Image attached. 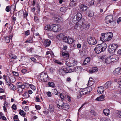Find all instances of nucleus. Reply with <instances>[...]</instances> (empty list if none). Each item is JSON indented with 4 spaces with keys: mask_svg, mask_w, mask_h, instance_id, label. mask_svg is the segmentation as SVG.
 Listing matches in <instances>:
<instances>
[{
    "mask_svg": "<svg viewBox=\"0 0 121 121\" xmlns=\"http://www.w3.org/2000/svg\"><path fill=\"white\" fill-rule=\"evenodd\" d=\"M106 48V44L104 43H103L97 45L94 50L96 53L98 54L104 52Z\"/></svg>",
    "mask_w": 121,
    "mask_h": 121,
    "instance_id": "obj_1",
    "label": "nucleus"
},
{
    "mask_svg": "<svg viewBox=\"0 0 121 121\" xmlns=\"http://www.w3.org/2000/svg\"><path fill=\"white\" fill-rule=\"evenodd\" d=\"M92 90V88L90 87L85 88L82 89L81 91L79 93L77 97L78 98H79L89 93Z\"/></svg>",
    "mask_w": 121,
    "mask_h": 121,
    "instance_id": "obj_2",
    "label": "nucleus"
},
{
    "mask_svg": "<svg viewBox=\"0 0 121 121\" xmlns=\"http://www.w3.org/2000/svg\"><path fill=\"white\" fill-rule=\"evenodd\" d=\"M65 63L66 65L68 66H74L77 64V62L75 61L74 59L69 58L66 60Z\"/></svg>",
    "mask_w": 121,
    "mask_h": 121,
    "instance_id": "obj_3",
    "label": "nucleus"
},
{
    "mask_svg": "<svg viewBox=\"0 0 121 121\" xmlns=\"http://www.w3.org/2000/svg\"><path fill=\"white\" fill-rule=\"evenodd\" d=\"M118 45L117 44H112L109 45L108 48V51L110 53H114Z\"/></svg>",
    "mask_w": 121,
    "mask_h": 121,
    "instance_id": "obj_4",
    "label": "nucleus"
},
{
    "mask_svg": "<svg viewBox=\"0 0 121 121\" xmlns=\"http://www.w3.org/2000/svg\"><path fill=\"white\" fill-rule=\"evenodd\" d=\"M88 42L90 45H92L96 44L97 41L94 38L89 37L88 38Z\"/></svg>",
    "mask_w": 121,
    "mask_h": 121,
    "instance_id": "obj_5",
    "label": "nucleus"
},
{
    "mask_svg": "<svg viewBox=\"0 0 121 121\" xmlns=\"http://www.w3.org/2000/svg\"><path fill=\"white\" fill-rule=\"evenodd\" d=\"M47 78L48 75L47 73L44 72H42L41 73L40 77H38V79L40 80L41 81H44Z\"/></svg>",
    "mask_w": 121,
    "mask_h": 121,
    "instance_id": "obj_6",
    "label": "nucleus"
},
{
    "mask_svg": "<svg viewBox=\"0 0 121 121\" xmlns=\"http://www.w3.org/2000/svg\"><path fill=\"white\" fill-rule=\"evenodd\" d=\"M113 20V16L112 15H108L105 18V21L107 24L111 23L112 22Z\"/></svg>",
    "mask_w": 121,
    "mask_h": 121,
    "instance_id": "obj_7",
    "label": "nucleus"
},
{
    "mask_svg": "<svg viewBox=\"0 0 121 121\" xmlns=\"http://www.w3.org/2000/svg\"><path fill=\"white\" fill-rule=\"evenodd\" d=\"M52 30L54 32H58L60 30L59 25L54 24L52 25Z\"/></svg>",
    "mask_w": 121,
    "mask_h": 121,
    "instance_id": "obj_8",
    "label": "nucleus"
},
{
    "mask_svg": "<svg viewBox=\"0 0 121 121\" xmlns=\"http://www.w3.org/2000/svg\"><path fill=\"white\" fill-rule=\"evenodd\" d=\"M101 36L100 37V40L106 42L108 41L106 33H102L101 34Z\"/></svg>",
    "mask_w": 121,
    "mask_h": 121,
    "instance_id": "obj_9",
    "label": "nucleus"
},
{
    "mask_svg": "<svg viewBox=\"0 0 121 121\" xmlns=\"http://www.w3.org/2000/svg\"><path fill=\"white\" fill-rule=\"evenodd\" d=\"M84 22V19H82L79 20L76 24L78 27L82 28Z\"/></svg>",
    "mask_w": 121,
    "mask_h": 121,
    "instance_id": "obj_10",
    "label": "nucleus"
},
{
    "mask_svg": "<svg viewBox=\"0 0 121 121\" xmlns=\"http://www.w3.org/2000/svg\"><path fill=\"white\" fill-rule=\"evenodd\" d=\"M110 57L112 62L114 61H116L118 60L119 59L118 56L115 54L113 55Z\"/></svg>",
    "mask_w": 121,
    "mask_h": 121,
    "instance_id": "obj_11",
    "label": "nucleus"
},
{
    "mask_svg": "<svg viewBox=\"0 0 121 121\" xmlns=\"http://www.w3.org/2000/svg\"><path fill=\"white\" fill-rule=\"evenodd\" d=\"M111 81H108L105 84L104 87V89H106L111 86Z\"/></svg>",
    "mask_w": 121,
    "mask_h": 121,
    "instance_id": "obj_12",
    "label": "nucleus"
},
{
    "mask_svg": "<svg viewBox=\"0 0 121 121\" xmlns=\"http://www.w3.org/2000/svg\"><path fill=\"white\" fill-rule=\"evenodd\" d=\"M106 35L107 37L108 41L110 40L113 36V34L111 32H108L106 33Z\"/></svg>",
    "mask_w": 121,
    "mask_h": 121,
    "instance_id": "obj_13",
    "label": "nucleus"
},
{
    "mask_svg": "<svg viewBox=\"0 0 121 121\" xmlns=\"http://www.w3.org/2000/svg\"><path fill=\"white\" fill-rule=\"evenodd\" d=\"M64 103L63 101L61 100H60L58 101V104L57 103V107L60 109H61V108H62V107L63 104Z\"/></svg>",
    "mask_w": 121,
    "mask_h": 121,
    "instance_id": "obj_14",
    "label": "nucleus"
},
{
    "mask_svg": "<svg viewBox=\"0 0 121 121\" xmlns=\"http://www.w3.org/2000/svg\"><path fill=\"white\" fill-rule=\"evenodd\" d=\"M51 41L49 39H46L44 42V44L46 47L49 46L51 44Z\"/></svg>",
    "mask_w": 121,
    "mask_h": 121,
    "instance_id": "obj_15",
    "label": "nucleus"
},
{
    "mask_svg": "<svg viewBox=\"0 0 121 121\" xmlns=\"http://www.w3.org/2000/svg\"><path fill=\"white\" fill-rule=\"evenodd\" d=\"M104 88L102 86H100L98 87L97 90L98 92L100 94L102 93L104 90Z\"/></svg>",
    "mask_w": 121,
    "mask_h": 121,
    "instance_id": "obj_16",
    "label": "nucleus"
},
{
    "mask_svg": "<svg viewBox=\"0 0 121 121\" xmlns=\"http://www.w3.org/2000/svg\"><path fill=\"white\" fill-rule=\"evenodd\" d=\"M98 70V69L96 67H94L89 71V73L91 74L95 72H97Z\"/></svg>",
    "mask_w": 121,
    "mask_h": 121,
    "instance_id": "obj_17",
    "label": "nucleus"
},
{
    "mask_svg": "<svg viewBox=\"0 0 121 121\" xmlns=\"http://www.w3.org/2000/svg\"><path fill=\"white\" fill-rule=\"evenodd\" d=\"M61 109H64L66 110H67L69 109L68 105V104L64 103Z\"/></svg>",
    "mask_w": 121,
    "mask_h": 121,
    "instance_id": "obj_18",
    "label": "nucleus"
},
{
    "mask_svg": "<svg viewBox=\"0 0 121 121\" xmlns=\"http://www.w3.org/2000/svg\"><path fill=\"white\" fill-rule=\"evenodd\" d=\"M104 98L105 95H102L99 97H97L96 99L97 101H101L104 100Z\"/></svg>",
    "mask_w": 121,
    "mask_h": 121,
    "instance_id": "obj_19",
    "label": "nucleus"
},
{
    "mask_svg": "<svg viewBox=\"0 0 121 121\" xmlns=\"http://www.w3.org/2000/svg\"><path fill=\"white\" fill-rule=\"evenodd\" d=\"M80 8L81 10L83 11H84L86 10L87 9V7L85 5L83 4H81L80 5Z\"/></svg>",
    "mask_w": 121,
    "mask_h": 121,
    "instance_id": "obj_20",
    "label": "nucleus"
},
{
    "mask_svg": "<svg viewBox=\"0 0 121 121\" xmlns=\"http://www.w3.org/2000/svg\"><path fill=\"white\" fill-rule=\"evenodd\" d=\"M64 72L66 73H70L72 72V70L71 69H70L69 67H64L63 68Z\"/></svg>",
    "mask_w": 121,
    "mask_h": 121,
    "instance_id": "obj_21",
    "label": "nucleus"
},
{
    "mask_svg": "<svg viewBox=\"0 0 121 121\" xmlns=\"http://www.w3.org/2000/svg\"><path fill=\"white\" fill-rule=\"evenodd\" d=\"M110 110L106 108L104 109L103 111V113L106 116H108L109 114Z\"/></svg>",
    "mask_w": 121,
    "mask_h": 121,
    "instance_id": "obj_22",
    "label": "nucleus"
},
{
    "mask_svg": "<svg viewBox=\"0 0 121 121\" xmlns=\"http://www.w3.org/2000/svg\"><path fill=\"white\" fill-rule=\"evenodd\" d=\"M64 35L62 33H61L59 35H57L56 37L59 39H63L64 38Z\"/></svg>",
    "mask_w": 121,
    "mask_h": 121,
    "instance_id": "obj_23",
    "label": "nucleus"
},
{
    "mask_svg": "<svg viewBox=\"0 0 121 121\" xmlns=\"http://www.w3.org/2000/svg\"><path fill=\"white\" fill-rule=\"evenodd\" d=\"M90 60V57H88L86 58L84 61L83 63V65H85L88 62H89Z\"/></svg>",
    "mask_w": 121,
    "mask_h": 121,
    "instance_id": "obj_24",
    "label": "nucleus"
},
{
    "mask_svg": "<svg viewBox=\"0 0 121 121\" xmlns=\"http://www.w3.org/2000/svg\"><path fill=\"white\" fill-rule=\"evenodd\" d=\"M106 63L107 64H109L112 62L111 57H108L105 60Z\"/></svg>",
    "mask_w": 121,
    "mask_h": 121,
    "instance_id": "obj_25",
    "label": "nucleus"
},
{
    "mask_svg": "<svg viewBox=\"0 0 121 121\" xmlns=\"http://www.w3.org/2000/svg\"><path fill=\"white\" fill-rule=\"evenodd\" d=\"M48 110L51 112H53L54 110V106L52 104L50 105L49 107Z\"/></svg>",
    "mask_w": 121,
    "mask_h": 121,
    "instance_id": "obj_26",
    "label": "nucleus"
},
{
    "mask_svg": "<svg viewBox=\"0 0 121 121\" xmlns=\"http://www.w3.org/2000/svg\"><path fill=\"white\" fill-rule=\"evenodd\" d=\"M90 25V24L89 23L87 22H86L85 24H84L82 28H83V29H84L85 28H89Z\"/></svg>",
    "mask_w": 121,
    "mask_h": 121,
    "instance_id": "obj_27",
    "label": "nucleus"
},
{
    "mask_svg": "<svg viewBox=\"0 0 121 121\" xmlns=\"http://www.w3.org/2000/svg\"><path fill=\"white\" fill-rule=\"evenodd\" d=\"M19 114L22 116L24 117L26 115V113L23 110L20 109L19 110Z\"/></svg>",
    "mask_w": 121,
    "mask_h": 121,
    "instance_id": "obj_28",
    "label": "nucleus"
},
{
    "mask_svg": "<svg viewBox=\"0 0 121 121\" xmlns=\"http://www.w3.org/2000/svg\"><path fill=\"white\" fill-rule=\"evenodd\" d=\"M45 29L49 30H52V25H48L46 26L45 27Z\"/></svg>",
    "mask_w": 121,
    "mask_h": 121,
    "instance_id": "obj_29",
    "label": "nucleus"
},
{
    "mask_svg": "<svg viewBox=\"0 0 121 121\" xmlns=\"http://www.w3.org/2000/svg\"><path fill=\"white\" fill-rule=\"evenodd\" d=\"M77 17L78 19V20L81 19V18L82 17V15L81 13H78L75 16Z\"/></svg>",
    "mask_w": 121,
    "mask_h": 121,
    "instance_id": "obj_30",
    "label": "nucleus"
},
{
    "mask_svg": "<svg viewBox=\"0 0 121 121\" xmlns=\"http://www.w3.org/2000/svg\"><path fill=\"white\" fill-rule=\"evenodd\" d=\"M78 19L75 16L73 18V21L74 23H77L78 21Z\"/></svg>",
    "mask_w": 121,
    "mask_h": 121,
    "instance_id": "obj_31",
    "label": "nucleus"
},
{
    "mask_svg": "<svg viewBox=\"0 0 121 121\" xmlns=\"http://www.w3.org/2000/svg\"><path fill=\"white\" fill-rule=\"evenodd\" d=\"M88 16L90 17H92L94 15V13L93 11H89V13L87 14Z\"/></svg>",
    "mask_w": 121,
    "mask_h": 121,
    "instance_id": "obj_32",
    "label": "nucleus"
},
{
    "mask_svg": "<svg viewBox=\"0 0 121 121\" xmlns=\"http://www.w3.org/2000/svg\"><path fill=\"white\" fill-rule=\"evenodd\" d=\"M58 72L59 74L60 75H63L64 74V71L63 67L62 69H59L58 70Z\"/></svg>",
    "mask_w": 121,
    "mask_h": 121,
    "instance_id": "obj_33",
    "label": "nucleus"
},
{
    "mask_svg": "<svg viewBox=\"0 0 121 121\" xmlns=\"http://www.w3.org/2000/svg\"><path fill=\"white\" fill-rule=\"evenodd\" d=\"M52 93L54 95H57L58 92L56 90L54 89L52 90Z\"/></svg>",
    "mask_w": 121,
    "mask_h": 121,
    "instance_id": "obj_34",
    "label": "nucleus"
},
{
    "mask_svg": "<svg viewBox=\"0 0 121 121\" xmlns=\"http://www.w3.org/2000/svg\"><path fill=\"white\" fill-rule=\"evenodd\" d=\"M74 41V40L71 38H68V43L69 44L72 43Z\"/></svg>",
    "mask_w": 121,
    "mask_h": 121,
    "instance_id": "obj_35",
    "label": "nucleus"
},
{
    "mask_svg": "<svg viewBox=\"0 0 121 121\" xmlns=\"http://www.w3.org/2000/svg\"><path fill=\"white\" fill-rule=\"evenodd\" d=\"M101 121H110L109 119H107L105 117H101L100 118Z\"/></svg>",
    "mask_w": 121,
    "mask_h": 121,
    "instance_id": "obj_36",
    "label": "nucleus"
},
{
    "mask_svg": "<svg viewBox=\"0 0 121 121\" xmlns=\"http://www.w3.org/2000/svg\"><path fill=\"white\" fill-rule=\"evenodd\" d=\"M60 54H62L63 56H65L66 57H69V54L68 53H67L63 52H61L60 53Z\"/></svg>",
    "mask_w": 121,
    "mask_h": 121,
    "instance_id": "obj_37",
    "label": "nucleus"
},
{
    "mask_svg": "<svg viewBox=\"0 0 121 121\" xmlns=\"http://www.w3.org/2000/svg\"><path fill=\"white\" fill-rule=\"evenodd\" d=\"M35 100L37 102H40L42 101V99H41L39 97H36Z\"/></svg>",
    "mask_w": 121,
    "mask_h": 121,
    "instance_id": "obj_38",
    "label": "nucleus"
},
{
    "mask_svg": "<svg viewBox=\"0 0 121 121\" xmlns=\"http://www.w3.org/2000/svg\"><path fill=\"white\" fill-rule=\"evenodd\" d=\"M33 36L30 37L29 39L27 40L26 41V42L29 43H32L33 42Z\"/></svg>",
    "mask_w": 121,
    "mask_h": 121,
    "instance_id": "obj_39",
    "label": "nucleus"
},
{
    "mask_svg": "<svg viewBox=\"0 0 121 121\" xmlns=\"http://www.w3.org/2000/svg\"><path fill=\"white\" fill-rule=\"evenodd\" d=\"M48 84L51 87H54L55 86V84L53 82H48Z\"/></svg>",
    "mask_w": 121,
    "mask_h": 121,
    "instance_id": "obj_40",
    "label": "nucleus"
},
{
    "mask_svg": "<svg viewBox=\"0 0 121 121\" xmlns=\"http://www.w3.org/2000/svg\"><path fill=\"white\" fill-rule=\"evenodd\" d=\"M120 68H118L116 69L115 71H114V72L116 74H118L120 73Z\"/></svg>",
    "mask_w": 121,
    "mask_h": 121,
    "instance_id": "obj_41",
    "label": "nucleus"
},
{
    "mask_svg": "<svg viewBox=\"0 0 121 121\" xmlns=\"http://www.w3.org/2000/svg\"><path fill=\"white\" fill-rule=\"evenodd\" d=\"M5 41L6 43H9L10 42L9 38V37L6 36L4 38Z\"/></svg>",
    "mask_w": 121,
    "mask_h": 121,
    "instance_id": "obj_42",
    "label": "nucleus"
},
{
    "mask_svg": "<svg viewBox=\"0 0 121 121\" xmlns=\"http://www.w3.org/2000/svg\"><path fill=\"white\" fill-rule=\"evenodd\" d=\"M117 54L118 56H119L120 58L121 57V49H119L118 50Z\"/></svg>",
    "mask_w": 121,
    "mask_h": 121,
    "instance_id": "obj_43",
    "label": "nucleus"
},
{
    "mask_svg": "<svg viewBox=\"0 0 121 121\" xmlns=\"http://www.w3.org/2000/svg\"><path fill=\"white\" fill-rule=\"evenodd\" d=\"M17 90L19 93H21L23 91V89L20 87H19L17 88Z\"/></svg>",
    "mask_w": 121,
    "mask_h": 121,
    "instance_id": "obj_44",
    "label": "nucleus"
},
{
    "mask_svg": "<svg viewBox=\"0 0 121 121\" xmlns=\"http://www.w3.org/2000/svg\"><path fill=\"white\" fill-rule=\"evenodd\" d=\"M93 82H91L90 80H89L88 82V83L87 85L89 87H90V86H91L93 84Z\"/></svg>",
    "mask_w": 121,
    "mask_h": 121,
    "instance_id": "obj_45",
    "label": "nucleus"
},
{
    "mask_svg": "<svg viewBox=\"0 0 121 121\" xmlns=\"http://www.w3.org/2000/svg\"><path fill=\"white\" fill-rule=\"evenodd\" d=\"M90 113L91 115L95 116L96 115V113L93 110H91L90 112Z\"/></svg>",
    "mask_w": 121,
    "mask_h": 121,
    "instance_id": "obj_46",
    "label": "nucleus"
},
{
    "mask_svg": "<svg viewBox=\"0 0 121 121\" xmlns=\"http://www.w3.org/2000/svg\"><path fill=\"white\" fill-rule=\"evenodd\" d=\"M10 57L12 59H14L17 58V56L14 55L10 54L9 55Z\"/></svg>",
    "mask_w": 121,
    "mask_h": 121,
    "instance_id": "obj_47",
    "label": "nucleus"
},
{
    "mask_svg": "<svg viewBox=\"0 0 121 121\" xmlns=\"http://www.w3.org/2000/svg\"><path fill=\"white\" fill-rule=\"evenodd\" d=\"M5 10L7 12H8L10 11L11 9H10V6H7L5 9Z\"/></svg>",
    "mask_w": 121,
    "mask_h": 121,
    "instance_id": "obj_48",
    "label": "nucleus"
},
{
    "mask_svg": "<svg viewBox=\"0 0 121 121\" xmlns=\"http://www.w3.org/2000/svg\"><path fill=\"white\" fill-rule=\"evenodd\" d=\"M76 2H71L69 4V5L70 6H74L76 4Z\"/></svg>",
    "mask_w": 121,
    "mask_h": 121,
    "instance_id": "obj_49",
    "label": "nucleus"
},
{
    "mask_svg": "<svg viewBox=\"0 0 121 121\" xmlns=\"http://www.w3.org/2000/svg\"><path fill=\"white\" fill-rule=\"evenodd\" d=\"M66 97L68 99V100L69 102H70L71 100V99L70 97L68 95H66Z\"/></svg>",
    "mask_w": 121,
    "mask_h": 121,
    "instance_id": "obj_50",
    "label": "nucleus"
},
{
    "mask_svg": "<svg viewBox=\"0 0 121 121\" xmlns=\"http://www.w3.org/2000/svg\"><path fill=\"white\" fill-rule=\"evenodd\" d=\"M35 108L37 110H39L41 108V106L39 105H35Z\"/></svg>",
    "mask_w": 121,
    "mask_h": 121,
    "instance_id": "obj_51",
    "label": "nucleus"
},
{
    "mask_svg": "<svg viewBox=\"0 0 121 121\" xmlns=\"http://www.w3.org/2000/svg\"><path fill=\"white\" fill-rule=\"evenodd\" d=\"M4 80L6 82L5 83L7 85H9L10 84H11V82L8 80L7 79V78H5Z\"/></svg>",
    "mask_w": 121,
    "mask_h": 121,
    "instance_id": "obj_52",
    "label": "nucleus"
},
{
    "mask_svg": "<svg viewBox=\"0 0 121 121\" xmlns=\"http://www.w3.org/2000/svg\"><path fill=\"white\" fill-rule=\"evenodd\" d=\"M5 97L6 96L5 95L1 96H0V98L1 100L3 99L4 100H5L6 99Z\"/></svg>",
    "mask_w": 121,
    "mask_h": 121,
    "instance_id": "obj_53",
    "label": "nucleus"
},
{
    "mask_svg": "<svg viewBox=\"0 0 121 121\" xmlns=\"http://www.w3.org/2000/svg\"><path fill=\"white\" fill-rule=\"evenodd\" d=\"M63 39L64 41L66 43H68V38L67 37H64V38Z\"/></svg>",
    "mask_w": 121,
    "mask_h": 121,
    "instance_id": "obj_54",
    "label": "nucleus"
},
{
    "mask_svg": "<svg viewBox=\"0 0 121 121\" xmlns=\"http://www.w3.org/2000/svg\"><path fill=\"white\" fill-rule=\"evenodd\" d=\"M17 85L18 87H20L22 89H24L25 87V86L24 85H19L18 83Z\"/></svg>",
    "mask_w": 121,
    "mask_h": 121,
    "instance_id": "obj_55",
    "label": "nucleus"
},
{
    "mask_svg": "<svg viewBox=\"0 0 121 121\" xmlns=\"http://www.w3.org/2000/svg\"><path fill=\"white\" fill-rule=\"evenodd\" d=\"M47 95L48 97H50L52 96V94L51 92L50 91H48L47 92Z\"/></svg>",
    "mask_w": 121,
    "mask_h": 121,
    "instance_id": "obj_56",
    "label": "nucleus"
},
{
    "mask_svg": "<svg viewBox=\"0 0 121 121\" xmlns=\"http://www.w3.org/2000/svg\"><path fill=\"white\" fill-rule=\"evenodd\" d=\"M25 35L27 36L30 34V31L29 30H27L25 32Z\"/></svg>",
    "mask_w": 121,
    "mask_h": 121,
    "instance_id": "obj_57",
    "label": "nucleus"
},
{
    "mask_svg": "<svg viewBox=\"0 0 121 121\" xmlns=\"http://www.w3.org/2000/svg\"><path fill=\"white\" fill-rule=\"evenodd\" d=\"M65 8L64 7H62L60 8V11L62 12H64L65 11Z\"/></svg>",
    "mask_w": 121,
    "mask_h": 121,
    "instance_id": "obj_58",
    "label": "nucleus"
},
{
    "mask_svg": "<svg viewBox=\"0 0 121 121\" xmlns=\"http://www.w3.org/2000/svg\"><path fill=\"white\" fill-rule=\"evenodd\" d=\"M30 59L33 62H36V60L35 58L33 57H31L30 58Z\"/></svg>",
    "mask_w": 121,
    "mask_h": 121,
    "instance_id": "obj_59",
    "label": "nucleus"
},
{
    "mask_svg": "<svg viewBox=\"0 0 121 121\" xmlns=\"http://www.w3.org/2000/svg\"><path fill=\"white\" fill-rule=\"evenodd\" d=\"M117 116L119 118H121V111H120L118 112Z\"/></svg>",
    "mask_w": 121,
    "mask_h": 121,
    "instance_id": "obj_60",
    "label": "nucleus"
},
{
    "mask_svg": "<svg viewBox=\"0 0 121 121\" xmlns=\"http://www.w3.org/2000/svg\"><path fill=\"white\" fill-rule=\"evenodd\" d=\"M24 110L26 112L28 111L29 110V108L28 106H26L24 108Z\"/></svg>",
    "mask_w": 121,
    "mask_h": 121,
    "instance_id": "obj_61",
    "label": "nucleus"
},
{
    "mask_svg": "<svg viewBox=\"0 0 121 121\" xmlns=\"http://www.w3.org/2000/svg\"><path fill=\"white\" fill-rule=\"evenodd\" d=\"M12 108L14 110H16L17 109V108L16 105L14 104H13L12 107Z\"/></svg>",
    "mask_w": 121,
    "mask_h": 121,
    "instance_id": "obj_62",
    "label": "nucleus"
},
{
    "mask_svg": "<svg viewBox=\"0 0 121 121\" xmlns=\"http://www.w3.org/2000/svg\"><path fill=\"white\" fill-rule=\"evenodd\" d=\"M34 20L35 22H38L39 21V19L38 17L36 16H35Z\"/></svg>",
    "mask_w": 121,
    "mask_h": 121,
    "instance_id": "obj_63",
    "label": "nucleus"
},
{
    "mask_svg": "<svg viewBox=\"0 0 121 121\" xmlns=\"http://www.w3.org/2000/svg\"><path fill=\"white\" fill-rule=\"evenodd\" d=\"M13 74L15 76H17L18 75V73L17 72H13Z\"/></svg>",
    "mask_w": 121,
    "mask_h": 121,
    "instance_id": "obj_64",
    "label": "nucleus"
}]
</instances>
